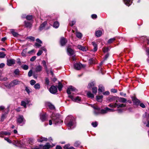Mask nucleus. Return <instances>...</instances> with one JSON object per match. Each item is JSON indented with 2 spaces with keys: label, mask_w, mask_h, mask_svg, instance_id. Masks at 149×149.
<instances>
[{
  "label": "nucleus",
  "mask_w": 149,
  "mask_h": 149,
  "mask_svg": "<svg viewBox=\"0 0 149 149\" xmlns=\"http://www.w3.org/2000/svg\"><path fill=\"white\" fill-rule=\"evenodd\" d=\"M74 118L72 116H68L66 118L65 123L68 129H71L74 127Z\"/></svg>",
  "instance_id": "obj_1"
},
{
  "label": "nucleus",
  "mask_w": 149,
  "mask_h": 149,
  "mask_svg": "<svg viewBox=\"0 0 149 149\" xmlns=\"http://www.w3.org/2000/svg\"><path fill=\"white\" fill-rule=\"evenodd\" d=\"M51 117L53 122V123L57 125L63 122L62 120L59 118L60 115L58 114H52Z\"/></svg>",
  "instance_id": "obj_2"
},
{
  "label": "nucleus",
  "mask_w": 149,
  "mask_h": 149,
  "mask_svg": "<svg viewBox=\"0 0 149 149\" xmlns=\"http://www.w3.org/2000/svg\"><path fill=\"white\" fill-rule=\"evenodd\" d=\"M51 117L53 122V123L57 125L63 122L62 120L59 118L60 115L58 114H52Z\"/></svg>",
  "instance_id": "obj_3"
},
{
  "label": "nucleus",
  "mask_w": 149,
  "mask_h": 149,
  "mask_svg": "<svg viewBox=\"0 0 149 149\" xmlns=\"http://www.w3.org/2000/svg\"><path fill=\"white\" fill-rule=\"evenodd\" d=\"M19 81L17 80H15L12 81L9 84H5V86L7 88H10L13 87L15 86L18 84Z\"/></svg>",
  "instance_id": "obj_4"
},
{
  "label": "nucleus",
  "mask_w": 149,
  "mask_h": 149,
  "mask_svg": "<svg viewBox=\"0 0 149 149\" xmlns=\"http://www.w3.org/2000/svg\"><path fill=\"white\" fill-rule=\"evenodd\" d=\"M91 106L94 109V113L95 115H97L100 113V108L97 106H95L93 104H91Z\"/></svg>",
  "instance_id": "obj_5"
},
{
  "label": "nucleus",
  "mask_w": 149,
  "mask_h": 149,
  "mask_svg": "<svg viewBox=\"0 0 149 149\" xmlns=\"http://www.w3.org/2000/svg\"><path fill=\"white\" fill-rule=\"evenodd\" d=\"M71 91L74 92L76 93L78 91L76 88L73 87L72 86H70L68 88L67 92L68 95H70L71 94Z\"/></svg>",
  "instance_id": "obj_6"
},
{
  "label": "nucleus",
  "mask_w": 149,
  "mask_h": 149,
  "mask_svg": "<svg viewBox=\"0 0 149 149\" xmlns=\"http://www.w3.org/2000/svg\"><path fill=\"white\" fill-rule=\"evenodd\" d=\"M115 110L113 109H110L108 107H106L104 109H102L100 111V113L101 114H105L107 113L108 112H112L113 111Z\"/></svg>",
  "instance_id": "obj_7"
},
{
  "label": "nucleus",
  "mask_w": 149,
  "mask_h": 149,
  "mask_svg": "<svg viewBox=\"0 0 149 149\" xmlns=\"http://www.w3.org/2000/svg\"><path fill=\"white\" fill-rule=\"evenodd\" d=\"M85 65H83L80 63H77L74 64V68L76 70H79L82 68L84 67Z\"/></svg>",
  "instance_id": "obj_8"
},
{
  "label": "nucleus",
  "mask_w": 149,
  "mask_h": 149,
  "mask_svg": "<svg viewBox=\"0 0 149 149\" xmlns=\"http://www.w3.org/2000/svg\"><path fill=\"white\" fill-rule=\"evenodd\" d=\"M57 91L56 87L54 86H51L49 89L50 92L53 94H54L56 93Z\"/></svg>",
  "instance_id": "obj_9"
},
{
  "label": "nucleus",
  "mask_w": 149,
  "mask_h": 149,
  "mask_svg": "<svg viewBox=\"0 0 149 149\" xmlns=\"http://www.w3.org/2000/svg\"><path fill=\"white\" fill-rule=\"evenodd\" d=\"M69 97L73 101L78 102L80 101L81 100V98L78 96L74 97L72 95H69Z\"/></svg>",
  "instance_id": "obj_10"
},
{
  "label": "nucleus",
  "mask_w": 149,
  "mask_h": 149,
  "mask_svg": "<svg viewBox=\"0 0 149 149\" xmlns=\"http://www.w3.org/2000/svg\"><path fill=\"white\" fill-rule=\"evenodd\" d=\"M15 61L13 59H8L7 61V64L9 66H10L15 63Z\"/></svg>",
  "instance_id": "obj_11"
},
{
  "label": "nucleus",
  "mask_w": 149,
  "mask_h": 149,
  "mask_svg": "<svg viewBox=\"0 0 149 149\" xmlns=\"http://www.w3.org/2000/svg\"><path fill=\"white\" fill-rule=\"evenodd\" d=\"M29 103V101L26 99L25 101H22L21 102V105L24 106L25 108H26V105Z\"/></svg>",
  "instance_id": "obj_12"
},
{
  "label": "nucleus",
  "mask_w": 149,
  "mask_h": 149,
  "mask_svg": "<svg viewBox=\"0 0 149 149\" xmlns=\"http://www.w3.org/2000/svg\"><path fill=\"white\" fill-rule=\"evenodd\" d=\"M67 42V40L64 37H62L60 40V43L61 46L64 45Z\"/></svg>",
  "instance_id": "obj_13"
},
{
  "label": "nucleus",
  "mask_w": 149,
  "mask_h": 149,
  "mask_svg": "<svg viewBox=\"0 0 149 149\" xmlns=\"http://www.w3.org/2000/svg\"><path fill=\"white\" fill-rule=\"evenodd\" d=\"M24 118L22 116H19L17 119V122L19 124L21 123L24 122Z\"/></svg>",
  "instance_id": "obj_14"
},
{
  "label": "nucleus",
  "mask_w": 149,
  "mask_h": 149,
  "mask_svg": "<svg viewBox=\"0 0 149 149\" xmlns=\"http://www.w3.org/2000/svg\"><path fill=\"white\" fill-rule=\"evenodd\" d=\"M125 4L129 6L132 3V0H123Z\"/></svg>",
  "instance_id": "obj_15"
},
{
  "label": "nucleus",
  "mask_w": 149,
  "mask_h": 149,
  "mask_svg": "<svg viewBox=\"0 0 149 149\" xmlns=\"http://www.w3.org/2000/svg\"><path fill=\"white\" fill-rule=\"evenodd\" d=\"M42 66L40 65H39L36 67L35 71L36 72H40L42 71Z\"/></svg>",
  "instance_id": "obj_16"
},
{
  "label": "nucleus",
  "mask_w": 149,
  "mask_h": 149,
  "mask_svg": "<svg viewBox=\"0 0 149 149\" xmlns=\"http://www.w3.org/2000/svg\"><path fill=\"white\" fill-rule=\"evenodd\" d=\"M132 99L133 102L135 104L138 105L139 104L140 101L139 100L134 97H132Z\"/></svg>",
  "instance_id": "obj_17"
},
{
  "label": "nucleus",
  "mask_w": 149,
  "mask_h": 149,
  "mask_svg": "<svg viewBox=\"0 0 149 149\" xmlns=\"http://www.w3.org/2000/svg\"><path fill=\"white\" fill-rule=\"evenodd\" d=\"M47 23V21L44 22L42 24H41L39 27V29L41 31L44 29Z\"/></svg>",
  "instance_id": "obj_18"
},
{
  "label": "nucleus",
  "mask_w": 149,
  "mask_h": 149,
  "mask_svg": "<svg viewBox=\"0 0 149 149\" xmlns=\"http://www.w3.org/2000/svg\"><path fill=\"white\" fill-rule=\"evenodd\" d=\"M67 52L68 53V54L70 56L73 55L74 54V51L70 48H68Z\"/></svg>",
  "instance_id": "obj_19"
},
{
  "label": "nucleus",
  "mask_w": 149,
  "mask_h": 149,
  "mask_svg": "<svg viewBox=\"0 0 149 149\" xmlns=\"http://www.w3.org/2000/svg\"><path fill=\"white\" fill-rule=\"evenodd\" d=\"M102 34V32L101 31L98 30L95 32V35L97 37H100Z\"/></svg>",
  "instance_id": "obj_20"
},
{
  "label": "nucleus",
  "mask_w": 149,
  "mask_h": 149,
  "mask_svg": "<svg viewBox=\"0 0 149 149\" xmlns=\"http://www.w3.org/2000/svg\"><path fill=\"white\" fill-rule=\"evenodd\" d=\"M78 48L83 51H86L87 49L86 47H84L81 45H78L77 46Z\"/></svg>",
  "instance_id": "obj_21"
},
{
  "label": "nucleus",
  "mask_w": 149,
  "mask_h": 149,
  "mask_svg": "<svg viewBox=\"0 0 149 149\" xmlns=\"http://www.w3.org/2000/svg\"><path fill=\"white\" fill-rule=\"evenodd\" d=\"M116 105H117L116 107L118 108L121 107H124L126 106V104H119L118 103V101H116Z\"/></svg>",
  "instance_id": "obj_22"
},
{
  "label": "nucleus",
  "mask_w": 149,
  "mask_h": 149,
  "mask_svg": "<svg viewBox=\"0 0 149 149\" xmlns=\"http://www.w3.org/2000/svg\"><path fill=\"white\" fill-rule=\"evenodd\" d=\"M92 44L94 47V48L93 49L92 51L94 52H95L97 50V45L94 42H93Z\"/></svg>",
  "instance_id": "obj_23"
},
{
  "label": "nucleus",
  "mask_w": 149,
  "mask_h": 149,
  "mask_svg": "<svg viewBox=\"0 0 149 149\" xmlns=\"http://www.w3.org/2000/svg\"><path fill=\"white\" fill-rule=\"evenodd\" d=\"M98 91L99 92H102L104 91V87L102 85H100L99 86Z\"/></svg>",
  "instance_id": "obj_24"
},
{
  "label": "nucleus",
  "mask_w": 149,
  "mask_h": 149,
  "mask_svg": "<svg viewBox=\"0 0 149 149\" xmlns=\"http://www.w3.org/2000/svg\"><path fill=\"white\" fill-rule=\"evenodd\" d=\"M40 119L42 121H44L46 119V114H42L40 115Z\"/></svg>",
  "instance_id": "obj_25"
},
{
  "label": "nucleus",
  "mask_w": 149,
  "mask_h": 149,
  "mask_svg": "<svg viewBox=\"0 0 149 149\" xmlns=\"http://www.w3.org/2000/svg\"><path fill=\"white\" fill-rule=\"evenodd\" d=\"M10 31L13 36L15 37H17L18 36L19 34L17 32L14 31V30L13 29H11Z\"/></svg>",
  "instance_id": "obj_26"
},
{
  "label": "nucleus",
  "mask_w": 149,
  "mask_h": 149,
  "mask_svg": "<svg viewBox=\"0 0 149 149\" xmlns=\"http://www.w3.org/2000/svg\"><path fill=\"white\" fill-rule=\"evenodd\" d=\"M116 101H118V102L119 101L120 102L124 103L127 100L126 99L124 98L120 97Z\"/></svg>",
  "instance_id": "obj_27"
},
{
  "label": "nucleus",
  "mask_w": 149,
  "mask_h": 149,
  "mask_svg": "<svg viewBox=\"0 0 149 149\" xmlns=\"http://www.w3.org/2000/svg\"><path fill=\"white\" fill-rule=\"evenodd\" d=\"M24 23L26 27L30 28L31 27V24L30 22L27 21H25Z\"/></svg>",
  "instance_id": "obj_28"
},
{
  "label": "nucleus",
  "mask_w": 149,
  "mask_h": 149,
  "mask_svg": "<svg viewBox=\"0 0 149 149\" xmlns=\"http://www.w3.org/2000/svg\"><path fill=\"white\" fill-rule=\"evenodd\" d=\"M81 143L79 141H77L75 142L74 144V146L77 147H81L82 146L80 145Z\"/></svg>",
  "instance_id": "obj_29"
},
{
  "label": "nucleus",
  "mask_w": 149,
  "mask_h": 149,
  "mask_svg": "<svg viewBox=\"0 0 149 149\" xmlns=\"http://www.w3.org/2000/svg\"><path fill=\"white\" fill-rule=\"evenodd\" d=\"M21 68L24 70H26L29 68V66L25 64L21 65Z\"/></svg>",
  "instance_id": "obj_30"
},
{
  "label": "nucleus",
  "mask_w": 149,
  "mask_h": 149,
  "mask_svg": "<svg viewBox=\"0 0 149 149\" xmlns=\"http://www.w3.org/2000/svg\"><path fill=\"white\" fill-rule=\"evenodd\" d=\"M59 24L58 22L56 21L54 23L53 27L55 28H58L59 27Z\"/></svg>",
  "instance_id": "obj_31"
},
{
  "label": "nucleus",
  "mask_w": 149,
  "mask_h": 149,
  "mask_svg": "<svg viewBox=\"0 0 149 149\" xmlns=\"http://www.w3.org/2000/svg\"><path fill=\"white\" fill-rule=\"evenodd\" d=\"M51 147V146L50 144L48 143H47L45 145L43 146V148L44 149H48Z\"/></svg>",
  "instance_id": "obj_32"
},
{
  "label": "nucleus",
  "mask_w": 149,
  "mask_h": 149,
  "mask_svg": "<svg viewBox=\"0 0 149 149\" xmlns=\"http://www.w3.org/2000/svg\"><path fill=\"white\" fill-rule=\"evenodd\" d=\"M98 70L100 72V74H103L106 73L105 71H104L103 69L100 68L99 66L98 67Z\"/></svg>",
  "instance_id": "obj_33"
},
{
  "label": "nucleus",
  "mask_w": 149,
  "mask_h": 149,
  "mask_svg": "<svg viewBox=\"0 0 149 149\" xmlns=\"http://www.w3.org/2000/svg\"><path fill=\"white\" fill-rule=\"evenodd\" d=\"M42 64L43 65L46 71L47 70V65H46V62L44 60H43L42 61Z\"/></svg>",
  "instance_id": "obj_34"
},
{
  "label": "nucleus",
  "mask_w": 149,
  "mask_h": 149,
  "mask_svg": "<svg viewBox=\"0 0 149 149\" xmlns=\"http://www.w3.org/2000/svg\"><path fill=\"white\" fill-rule=\"evenodd\" d=\"M26 49H24L21 54L22 56L23 57H25L26 56Z\"/></svg>",
  "instance_id": "obj_35"
},
{
  "label": "nucleus",
  "mask_w": 149,
  "mask_h": 149,
  "mask_svg": "<svg viewBox=\"0 0 149 149\" xmlns=\"http://www.w3.org/2000/svg\"><path fill=\"white\" fill-rule=\"evenodd\" d=\"M97 100L99 102H101L102 101V99L103 97V96L101 95L100 96H97Z\"/></svg>",
  "instance_id": "obj_36"
},
{
  "label": "nucleus",
  "mask_w": 149,
  "mask_h": 149,
  "mask_svg": "<svg viewBox=\"0 0 149 149\" xmlns=\"http://www.w3.org/2000/svg\"><path fill=\"white\" fill-rule=\"evenodd\" d=\"M76 35L77 38H81L82 36V34L79 32H76Z\"/></svg>",
  "instance_id": "obj_37"
},
{
  "label": "nucleus",
  "mask_w": 149,
  "mask_h": 149,
  "mask_svg": "<svg viewBox=\"0 0 149 149\" xmlns=\"http://www.w3.org/2000/svg\"><path fill=\"white\" fill-rule=\"evenodd\" d=\"M47 139L46 138L42 137L38 139V141L39 142H42L43 141H47Z\"/></svg>",
  "instance_id": "obj_38"
},
{
  "label": "nucleus",
  "mask_w": 149,
  "mask_h": 149,
  "mask_svg": "<svg viewBox=\"0 0 149 149\" xmlns=\"http://www.w3.org/2000/svg\"><path fill=\"white\" fill-rule=\"evenodd\" d=\"M116 102L115 103L113 104H109L108 105V106L110 107L114 108L116 107L117 105H116Z\"/></svg>",
  "instance_id": "obj_39"
},
{
  "label": "nucleus",
  "mask_w": 149,
  "mask_h": 149,
  "mask_svg": "<svg viewBox=\"0 0 149 149\" xmlns=\"http://www.w3.org/2000/svg\"><path fill=\"white\" fill-rule=\"evenodd\" d=\"M69 145H66L64 147V149H74V148L72 147H69Z\"/></svg>",
  "instance_id": "obj_40"
},
{
  "label": "nucleus",
  "mask_w": 149,
  "mask_h": 149,
  "mask_svg": "<svg viewBox=\"0 0 149 149\" xmlns=\"http://www.w3.org/2000/svg\"><path fill=\"white\" fill-rule=\"evenodd\" d=\"M87 95L88 97L91 98H94V96L93 94L91 93V92H88L87 93Z\"/></svg>",
  "instance_id": "obj_41"
},
{
  "label": "nucleus",
  "mask_w": 149,
  "mask_h": 149,
  "mask_svg": "<svg viewBox=\"0 0 149 149\" xmlns=\"http://www.w3.org/2000/svg\"><path fill=\"white\" fill-rule=\"evenodd\" d=\"M62 87L63 85L60 82H59L58 83V88L59 91H61V90Z\"/></svg>",
  "instance_id": "obj_42"
},
{
  "label": "nucleus",
  "mask_w": 149,
  "mask_h": 149,
  "mask_svg": "<svg viewBox=\"0 0 149 149\" xmlns=\"http://www.w3.org/2000/svg\"><path fill=\"white\" fill-rule=\"evenodd\" d=\"M34 87L36 89H39L40 88V85L39 83H37L34 85Z\"/></svg>",
  "instance_id": "obj_43"
},
{
  "label": "nucleus",
  "mask_w": 149,
  "mask_h": 149,
  "mask_svg": "<svg viewBox=\"0 0 149 149\" xmlns=\"http://www.w3.org/2000/svg\"><path fill=\"white\" fill-rule=\"evenodd\" d=\"M115 38H110L108 40V43L109 44L111 43L115 40Z\"/></svg>",
  "instance_id": "obj_44"
},
{
  "label": "nucleus",
  "mask_w": 149,
  "mask_h": 149,
  "mask_svg": "<svg viewBox=\"0 0 149 149\" xmlns=\"http://www.w3.org/2000/svg\"><path fill=\"white\" fill-rule=\"evenodd\" d=\"M26 39H29L33 41H34L35 40V38L34 37L31 36L27 37Z\"/></svg>",
  "instance_id": "obj_45"
},
{
  "label": "nucleus",
  "mask_w": 149,
  "mask_h": 149,
  "mask_svg": "<svg viewBox=\"0 0 149 149\" xmlns=\"http://www.w3.org/2000/svg\"><path fill=\"white\" fill-rule=\"evenodd\" d=\"M146 52L147 53V54L148 56V58L147 59V61L149 63V49L147 48L146 50Z\"/></svg>",
  "instance_id": "obj_46"
},
{
  "label": "nucleus",
  "mask_w": 149,
  "mask_h": 149,
  "mask_svg": "<svg viewBox=\"0 0 149 149\" xmlns=\"http://www.w3.org/2000/svg\"><path fill=\"white\" fill-rule=\"evenodd\" d=\"M2 134H3L5 135H10L11 133L10 132H7L6 131H2Z\"/></svg>",
  "instance_id": "obj_47"
},
{
  "label": "nucleus",
  "mask_w": 149,
  "mask_h": 149,
  "mask_svg": "<svg viewBox=\"0 0 149 149\" xmlns=\"http://www.w3.org/2000/svg\"><path fill=\"white\" fill-rule=\"evenodd\" d=\"M97 91V88L96 87H93L92 88L93 93L94 94H96Z\"/></svg>",
  "instance_id": "obj_48"
},
{
  "label": "nucleus",
  "mask_w": 149,
  "mask_h": 149,
  "mask_svg": "<svg viewBox=\"0 0 149 149\" xmlns=\"http://www.w3.org/2000/svg\"><path fill=\"white\" fill-rule=\"evenodd\" d=\"M6 118V115L5 114H3L2 115L1 117V122L3 121L4 119Z\"/></svg>",
  "instance_id": "obj_49"
},
{
  "label": "nucleus",
  "mask_w": 149,
  "mask_h": 149,
  "mask_svg": "<svg viewBox=\"0 0 149 149\" xmlns=\"http://www.w3.org/2000/svg\"><path fill=\"white\" fill-rule=\"evenodd\" d=\"M95 84L92 82H91L89 84L88 86V88H91L92 86H94V85Z\"/></svg>",
  "instance_id": "obj_50"
},
{
  "label": "nucleus",
  "mask_w": 149,
  "mask_h": 149,
  "mask_svg": "<svg viewBox=\"0 0 149 149\" xmlns=\"http://www.w3.org/2000/svg\"><path fill=\"white\" fill-rule=\"evenodd\" d=\"M25 91L27 93H28L29 94L30 92V89L29 87L27 86L25 87Z\"/></svg>",
  "instance_id": "obj_51"
},
{
  "label": "nucleus",
  "mask_w": 149,
  "mask_h": 149,
  "mask_svg": "<svg viewBox=\"0 0 149 149\" xmlns=\"http://www.w3.org/2000/svg\"><path fill=\"white\" fill-rule=\"evenodd\" d=\"M6 55L5 54L2 52H0V58H3L5 57Z\"/></svg>",
  "instance_id": "obj_52"
},
{
  "label": "nucleus",
  "mask_w": 149,
  "mask_h": 149,
  "mask_svg": "<svg viewBox=\"0 0 149 149\" xmlns=\"http://www.w3.org/2000/svg\"><path fill=\"white\" fill-rule=\"evenodd\" d=\"M26 18L27 20H30L32 19V16L30 15H27L26 16Z\"/></svg>",
  "instance_id": "obj_53"
},
{
  "label": "nucleus",
  "mask_w": 149,
  "mask_h": 149,
  "mask_svg": "<svg viewBox=\"0 0 149 149\" xmlns=\"http://www.w3.org/2000/svg\"><path fill=\"white\" fill-rule=\"evenodd\" d=\"M92 125L94 127H96L97 126V122H93L92 124Z\"/></svg>",
  "instance_id": "obj_54"
},
{
  "label": "nucleus",
  "mask_w": 149,
  "mask_h": 149,
  "mask_svg": "<svg viewBox=\"0 0 149 149\" xmlns=\"http://www.w3.org/2000/svg\"><path fill=\"white\" fill-rule=\"evenodd\" d=\"M36 83V81L34 80H31L30 81V84L31 85H33Z\"/></svg>",
  "instance_id": "obj_55"
},
{
  "label": "nucleus",
  "mask_w": 149,
  "mask_h": 149,
  "mask_svg": "<svg viewBox=\"0 0 149 149\" xmlns=\"http://www.w3.org/2000/svg\"><path fill=\"white\" fill-rule=\"evenodd\" d=\"M48 105L49 107L51 109H52L54 108V106L51 103H49L48 104Z\"/></svg>",
  "instance_id": "obj_56"
},
{
  "label": "nucleus",
  "mask_w": 149,
  "mask_h": 149,
  "mask_svg": "<svg viewBox=\"0 0 149 149\" xmlns=\"http://www.w3.org/2000/svg\"><path fill=\"white\" fill-rule=\"evenodd\" d=\"M94 59L93 58H91L89 60V62L90 64H92L94 62Z\"/></svg>",
  "instance_id": "obj_57"
},
{
  "label": "nucleus",
  "mask_w": 149,
  "mask_h": 149,
  "mask_svg": "<svg viewBox=\"0 0 149 149\" xmlns=\"http://www.w3.org/2000/svg\"><path fill=\"white\" fill-rule=\"evenodd\" d=\"M103 50L104 52H106L108 51L109 49L108 47L105 48L103 49Z\"/></svg>",
  "instance_id": "obj_58"
},
{
  "label": "nucleus",
  "mask_w": 149,
  "mask_h": 149,
  "mask_svg": "<svg viewBox=\"0 0 149 149\" xmlns=\"http://www.w3.org/2000/svg\"><path fill=\"white\" fill-rule=\"evenodd\" d=\"M42 53V52L41 50H40L38 51V52L37 53V55L38 56H39L41 55Z\"/></svg>",
  "instance_id": "obj_59"
},
{
  "label": "nucleus",
  "mask_w": 149,
  "mask_h": 149,
  "mask_svg": "<svg viewBox=\"0 0 149 149\" xmlns=\"http://www.w3.org/2000/svg\"><path fill=\"white\" fill-rule=\"evenodd\" d=\"M36 56H33L30 59V61H34L36 59Z\"/></svg>",
  "instance_id": "obj_60"
},
{
  "label": "nucleus",
  "mask_w": 149,
  "mask_h": 149,
  "mask_svg": "<svg viewBox=\"0 0 149 149\" xmlns=\"http://www.w3.org/2000/svg\"><path fill=\"white\" fill-rule=\"evenodd\" d=\"M7 78L6 77L4 78L3 79L2 78L1 76V75H0V80L5 81L7 80Z\"/></svg>",
  "instance_id": "obj_61"
},
{
  "label": "nucleus",
  "mask_w": 149,
  "mask_h": 149,
  "mask_svg": "<svg viewBox=\"0 0 149 149\" xmlns=\"http://www.w3.org/2000/svg\"><path fill=\"white\" fill-rule=\"evenodd\" d=\"M91 17L93 19H95L97 17V15L96 14H93L91 15Z\"/></svg>",
  "instance_id": "obj_62"
},
{
  "label": "nucleus",
  "mask_w": 149,
  "mask_h": 149,
  "mask_svg": "<svg viewBox=\"0 0 149 149\" xmlns=\"http://www.w3.org/2000/svg\"><path fill=\"white\" fill-rule=\"evenodd\" d=\"M35 45L38 48H39L41 46L40 44H39L37 43H35Z\"/></svg>",
  "instance_id": "obj_63"
},
{
  "label": "nucleus",
  "mask_w": 149,
  "mask_h": 149,
  "mask_svg": "<svg viewBox=\"0 0 149 149\" xmlns=\"http://www.w3.org/2000/svg\"><path fill=\"white\" fill-rule=\"evenodd\" d=\"M49 79L47 78L45 79V83L47 85H49Z\"/></svg>",
  "instance_id": "obj_64"
}]
</instances>
